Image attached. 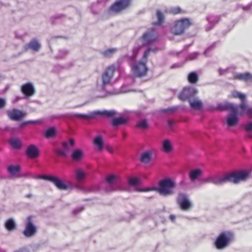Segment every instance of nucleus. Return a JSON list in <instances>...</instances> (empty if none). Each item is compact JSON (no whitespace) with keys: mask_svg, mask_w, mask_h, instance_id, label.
I'll return each instance as SVG.
<instances>
[{"mask_svg":"<svg viewBox=\"0 0 252 252\" xmlns=\"http://www.w3.org/2000/svg\"><path fill=\"white\" fill-rule=\"evenodd\" d=\"M5 227L7 230L12 231L16 229V224L12 219H9L5 222Z\"/></svg>","mask_w":252,"mask_h":252,"instance_id":"35","label":"nucleus"},{"mask_svg":"<svg viewBox=\"0 0 252 252\" xmlns=\"http://www.w3.org/2000/svg\"><path fill=\"white\" fill-rule=\"evenodd\" d=\"M40 48V45L35 39H33L25 45V48L26 50L31 49L34 51H38Z\"/></svg>","mask_w":252,"mask_h":252,"instance_id":"23","label":"nucleus"},{"mask_svg":"<svg viewBox=\"0 0 252 252\" xmlns=\"http://www.w3.org/2000/svg\"><path fill=\"white\" fill-rule=\"evenodd\" d=\"M172 150V146L170 141L168 139L164 140L162 142V150L165 153H169Z\"/></svg>","mask_w":252,"mask_h":252,"instance_id":"33","label":"nucleus"},{"mask_svg":"<svg viewBox=\"0 0 252 252\" xmlns=\"http://www.w3.org/2000/svg\"><path fill=\"white\" fill-rule=\"evenodd\" d=\"M36 179L48 180L53 183L54 185L60 190H66L68 186L63 181L58 177L52 175H39Z\"/></svg>","mask_w":252,"mask_h":252,"instance_id":"7","label":"nucleus"},{"mask_svg":"<svg viewBox=\"0 0 252 252\" xmlns=\"http://www.w3.org/2000/svg\"><path fill=\"white\" fill-rule=\"evenodd\" d=\"M5 105V101L2 98H0V109L3 108Z\"/></svg>","mask_w":252,"mask_h":252,"instance_id":"47","label":"nucleus"},{"mask_svg":"<svg viewBox=\"0 0 252 252\" xmlns=\"http://www.w3.org/2000/svg\"><path fill=\"white\" fill-rule=\"evenodd\" d=\"M116 70V67L112 65L107 68L102 75V84L103 86L109 84L113 77L114 73Z\"/></svg>","mask_w":252,"mask_h":252,"instance_id":"12","label":"nucleus"},{"mask_svg":"<svg viewBox=\"0 0 252 252\" xmlns=\"http://www.w3.org/2000/svg\"><path fill=\"white\" fill-rule=\"evenodd\" d=\"M168 124H169V125H172V122H171V121H168Z\"/></svg>","mask_w":252,"mask_h":252,"instance_id":"55","label":"nucleus"},{"mask_svg":"<svg viewBox=\"0 0 252 252\" xmlns=\"http://www.w3.org/2000/svg\"><path fill=\"white\" fill-rule=\"evenodd\" d=\"M169 13L173 15H176L180 13H184L186 12L185 11L182 10L180 7H171L169 11Z\"/></svg>","mask_w":252,"mask_h":252,"instance_id":"40","label":"nucleus"},{"mask_svg":"<svg viewBox=\"0 0 252 252\" xmlns=\"http://www.w3.org/2000/svg\"><path fill=\"white\" fill-rule=\"evenodd\" d=\"M75 145V141L73 139L70 138L69 142H63L62 143V146L63 149H58L56 150V154L60 156L66 157L70 152V149L69 146L73 147Z\"/></svg>","mask_w":252,"mask_h":252,"instance_id":"11","label":"nucleus"},{"mask_svg":"<svg viewBox=\"0 0 252 252\" xmlns=\"http://www.w3.org/2000/svg\"><path fill=\"white\" fill-rule=\"evenodd\" d=\"M203 183H212L215 185H222L226 183L225 175L221 178H215L213 177H209L204 179L202 180Z\"/></svg>","mask_w":252,"mask_h":252,"instance_id":"18","label":"nucleus"},{"mask_svg":"<svg viewBox=\"0 0 252 252\" xmlns=\"http://www.w3.org/2000/svg\"><path fill=\"white\" fill-rule=\"evenodd\" d=\"M120 178L118 175L111 174L106 177V183L110 185L116 184L119 180Z\"/></svg>","mask_w":252,"mask_h":252,"instance_id":"29","label":"nucleus"},{"mask_svg":"<svg viewBox=\"0 0 252 252\" xmlns=\"http://www.w3.org/2000/svg\"><path fill=\"white\" fill-rule=\"evenodd\" d=\"M251 171L247 170H236L225 174L226 182H229L237 184L247 180Z\"/></svg>","mask_w":252,"mask_h":252,"instance_id":"2","label":"nucleus"},{"mask_svg":"<svg viewBox=\"0 0 252 252\" xmlns=\"http://www.w3.org/2000/svg\"><path fill=\"white\" fill-rule=\"evenodd\" d=\"M76 210H74V213H76Z\"/></svg>","mask_w":252,"mask_h":252,"instance_id":"56","label":"nucleus"},{"mask_svg":"<svg viewBox=\"0 0 252 252\" xmlns=\"http://www.w3.org/2000/svg\"><path fill=\"white\" fill-rule=\"evenodd\" d=\"M40 123L39 120L37 121H29L26 122V124H37Z\"/></svg>","mask_w":252,"mask_h":252,"instance_id":"49","label":"nucleus"},{"mask_svg":"<svg viewBox=\"0 0 252 252\" xmlns=\"http://www.w3.org/2000/svg\"><path fill=\"white\" fill-rule=\"evenodd\" d=\"M233 79L248 82L252 81V75L249 72H246L244 73H239L233 76Z\"/></svg>","mask_w":252,"mask_h":252,"instance_id":"20","label":"nucleus"},{"mask_svg":"<svg viewBox=\"0 0 252 252\" xmlns=\"http://www.w3.org/2000/svg\"><path fill=\"white\" fill-rule=\"evenodd\" d=\"M202 174V171L199 168L192 170L189 173V177L192 181H194Z\"/></svg>","mask_w":252,"mask_h":252,"instance_id":"27","label":"nucleus"},{"mask_svg":"<svg viewBox=\"0 0 252 252\" xmlns=\"http://www.w3.org/2000/svg\"><path fill=\"white\" fill-rule=\"evenodd\" d=\"M87 176V173L80 169L76 171V180L79 183H82L84 181Z\"/></svg>","mask_w":252,"mask_h":252,"instance_id":"28","label":"nucleus"},{"mask_svg":"<svg viewBox=\"0 0 252 252\" xmlns=\"http://www.w3.org/2000/svg\"><path fill=\"white\" fill-rule=\"evenodd\" d=\"M21 170V166L19 165H10L7 167V171L10 175L14 177H18V173Z\"/></svg>","mask_w":252,"mask_h":252,"instance_id":"24","label":"nucleus"},{"mask_svg":"<svg viewBox=\"0 0 252 252\" xmlns=\"http://www.w3.org/2000/svg\"><path fill=\"white\" fill-rule=\"evenodd\" d=\"M96 114L99 115L106 116L109 118H112L116 115V112L114 110L98 111L96 112Z\"/></svg>","mask_w":252,"mask_h":252,"instance_id":"31","label":"nucleus"},{"mask_svg":"<svg viewBox=\"0 0 252 252\" xmlns=\"http://www.w3.org/2000/svg\"><path fill=\"white\" fill-rule=\"evenodd\" d=\"M195 92L192 88H185L181 92L179 95V98L182 100H190V99L194 96Z\"/></svg>","mask_w":252,"mask_h":252,"instance_id":"17","label":"nucleus"},{"mask_svg":"<svg viewBox=\"0 0 252 252\" xmlns=\"http://www.w3.org/2000/svg\"><path fill=\"white\" fill-rule=\"evenodd\" d=\"M232 97L235 98H239L241 100V102L246 101V94H242L237 91H234L232 94Z\"/></svg>","mask_w":252,"mask_h":252,"instance_id":"36","label":"nucleus"},{"mask_svg":"<svg viewBox=\"0 0 252 252\" xmlns=\"http://www.w3.org/2000/svg\"><path fill=\"white\" fill-rule=\"evenodd\" d=\"M157 16L158 19V21L153 23V25L154 26H161L164 21L163 15L160 10H158L157 12Z\"/></svg>","mask_w":252,"mask_h":252,"instance_id":"38","label":"nucleus"},{"mask_svg":"<svg viewBox=\"0 0 252 252\" xmlns=\"http://www.w3.org/2000/svg\"><path fill=\"white\" fill-rule=\"evenodd\" d=\"M170 218H171V220H174L175 219V217L173 216H170Z\"/></svg>","mask_w":252,"mask_h":252,"instance_id":"54","label":"nucleus"},{"mask_svg":"<svg viewBox=\"0 0 252 252\" xmlns=\"http://www.w3.org/2000/svg\"><path fill=\"white\" fill-rule=\"evenodd\" d=\"M234 239V234L231 231H223L220 234L215 242V246L218 250L225 248Z\"/></svg>","mask_w":252,"mask_h":252,"instance_id":"4","label":"nucleus"},{"mask_svg":"<svg viewBox=\"0 0 252 252\" xmlns=\"http://www.w3.org/2000/svg\"><path fill=\"white\" fill-rule=\"evenodd\" d=\"M94 144L96 146L98 150L101 151L104 146L102 137L101 136H96L94 139Z\"/></svg>","mask_w":252,"mask_h":252,"instance_id":"32","label":"nucleus"},{"mask_svg":"<svg viewBox=\"0 0 252 252\" xmlns=\"http://www.w3.org/2000/svg\"><path fill=\"white\" fill-rule=\"evenodd\" d=\"M191 25L189 19L187 18L182 19L176 22L171 29V32L176 35L183 33L185 31L189 28Z\"/></svg>","mask_w":252,"mask_h":252,"instance_id":"6","label":"nucleus"},{"mask_svg":"<svg viewBox=\"0 0 252 252\" xmlns=\"http://www.w3.org/2000/svg\"><path fill=\"white\" fill-rule=\"evenodd\" d=\"M11 146L14 149H20L22 147L21 141L17 138H12L10 140Z\"/></svg>","mask_w":252,"mask_h":252,"instance_id":"37","label":"nucleus"},{"mask_svg":"<svg viewBox=\"0 0 252 252\" xmlns=\"http://www.w3.org/2000/svg\"><path fill=\"white\" fill-rule=\"evenodd\" d=\"M153 151L148 150L142 152L140 156V161L145 165L149 164L153 159Z\"/></svg>","mask_w":252,"mask_h":252,"instance_id":"13","label":"nucleus"},{"mask_svg":"<svg viewBox=\"0 0 252 252\" xmlns=\"http://www.w3.org/2000/svg\"><path fill=\"white\" fill-rule=\"evenodd\" d=\"M243 127L245 130L247 132L252 131V122H250L248 124L244 125Z\"/></svg>","mask_w":252,"mask_h":252,"instance_id":"45","label":"nucleus"},{"mask_svg":"<svg viewBox=\"0 0 252 252\" xmlns=\"http://www.w3.org/2000/svg\"><path fill=\"white\" fill-rule=\"evenodd\" d=\"M122 134L123 138H125L127 136V133L125 131L123 132Z\"/></svg>","mask_w":252,"mask_h":252,"instance_id":"52","label":"nucleus"},{"mask_svg":"<svg viewBox=\"0 0 252 252\" xmlns=\"http://www.w3.org/2000/svg\"><path fill=\"white\" fill-rule=\"evenodd\" d=\"M138 190L140 192H148V191H157V188H156V187H147V188L139 189H138Z\"/></svg>","mask_w":252,"mask_h":252,"instance_id":"43","label":"nucleus"},{"mask_svg":"<svg viewBox=\"0 0 252 252\" xmlns=\"http://www.w3.org/2000/svg\"><path fill=\"white\" fill-rule=\"evenodd\" d=\"M36 232V227L33 224L32 217L27 218L26 222L25 229L24 231V234L27 237H30L34 235Z\"/></svg>","mask_w":252,"mask_h":252,"instance_id":"10","label":"nucleus"},{"mask_svg":"<svg viewBox=\"0 0 252 252\" xmlns=\"http://www.w3.org/2000/svg\"><path fill=\"white\" fill-rule=\"evenodd\" d=\"M56 130L55 127H51L47 129L44 134V136L47 138H50L56 135Z\"/></svg>","mask_w":252,"mask_h":252,"instance_id":"39","label":"nucleus"},{"mask_svg":"<svg viewBox=\"0 0 252 252\" xmlns=\"http://www.w3.org/2000/svg\"><path fill=\"white\" fill-rule=\"evenodd\" d=\"M128 121V119L125 117H119L112 120L111 124L114 126L126 124Z\"/></svg>","mask_w":252,"mask_h":252,"instance_id":"25","label":"nucleus"},{"mask_svg":"<svg viewBox=\"0 0 252 252\" xmlns=\"http://www.w3.org/2000/svg\"><path fill=\"white\" fill-rule=\"evenodd\" d=\"M115 49H109L103 52V54L105 57H108L115 52Z\"/></svg>","mask_w":252,"mask_h":252,"instance_id":"44","label":"nucleus"},{"mask_svg":"<svg viewBox=\"0 0 252 252\" xmlns=\"http://www.w3.org/2000/svg\"><path fill=\"white\" fill-rule=\"evenodd\" d=\"M32 195L31 194H28L26 195V197L27 198H31L32 197Z\"/></svg>","mask_w":252,"mask_h":252,"instance_id":"53","label":"nucleus"},{"mask_svg":"<svg viewBox=\"0 0 252 252\" xmlns=\"http://www.w3.org/2000/svg\"><path fill=\"white\" fill-rule=\"evenodd\" d=\"M39 150L35 145H29L26 150L27 156L32 159H34L39 156Z\"/></svg>","mask_w":252,"mask_h":252,"instance_id":"16","label":"nucleus"},{"mask_svg":"<svg viewBox=\"0 0 252 252\" xmlns=\"http://www.w3.org/2000/svg\"><path fill=\"white\" fill-rule=\"evenodd\" d=\"M199 77L198 74L195 72H191L188 75V81L191 84H195L197 82Z\"/></svg>","mask_w":252,"mask_h":252,"instance_id":"34","label":"nucleus"},{"mask_svg":"<svg viewBox=\"0 0 252 252\" xmlns=\"http://www.w3.org/2000/svg\"><path fill=\"white\" fill-rule=\"evenodd\" d=\"M139 48H138L137 49H134L133 50V52H134V56L135 57L137 54H138V52L139 51Z\"/></svg>","mask_w":252,"mask_h":252,"instance_id":"51","label":"nucleus"},{"mask_svg":"<svg viewBox=\"0 0 252 252\" xmlns=\"http://www.w3.org/2000/svg\"><path fill=\"white\" fill-rule=\"evenodd\" d=\"M136 126L141 129H145L148 127V124L146 120H142L139 121L136 125Z\"/></svg>","mask_w":252,"mask_h":252,"instance_id":"41","label":"nucleus"},{"mask_svg":"<svg viewBox=\"0 0 252 252\" xmlns=\"http://www.w3.org/2000/svg\"><path fill=\"white\" fill-rule=\"evenodd\" d=\"M217 109L221 111L229 110L232 113H233L234 109H235V104L228 102H224L219 104L217 106Z\"/></svg>","mask_w":252,"mask_h":252,"instance_id":"22","label":"nucleus"},{"mask_svg":"<svg viewBox=\"0 0 252 252\" xmlns=\"http://www.w3.org/2000/svg\"><path fill=\"white\" fill-rule=\"evenodd\" d=\"M75 116L79 118H84L86 119H88L90 118V116L89 115L85 114H75Z\"/></svg>","mask_w":252,"mask_h":252,"instance_id":"46","label":"nucleus"},{"mask_svg":"<svg viewBox=\"0 0 252 252\" xmlns=\"http://www.w3.org/2000/svg\"><path fill=\"white\" fill-rule=\"evenodd\" d=\"M150 52L151 49L148 48L143 55L142 58L143 62L140 61L132 65L131 69L135 76L142 77L147 74L148 68L146 63L147 62V59Z\"/></svg>","mask_w":252,"mask_h":252,"instance_id":"1","label":"nucleus"},{"mask_svg":"<svg viewBox=\"0 0 252 252\" xmlns=\"http://www.w3.org/2000/svg\"><path fill=\"white\" fill-rule=\"evenodd\" d=\"M107 150H108L110 153H113L114 150H113V148H112V147H110V146L107 147Z\"/></svg>","mask_w":252,"mask_h":252,"instance_id":"50","label":"nucleus"},{"mask_svg":"<svg viewBox=\"0 0 252 252\" xmlns=\"http://www.w3.org/2000/svg\"><path fill=\"white\" fill-rule=\"evenodd\" d=\"M84 156L83 151L81 149H76L74 150L71 154L72 159L76 161L81 160Z\"/></svg>","mask_w":252,"mask_h":252,"instance_id":"26","label":"nucleus"},{"mask_svg":"<svg viewBox=\"0 0 252 252\" xmlns=\"http://www.w3.org/2000/svg\"><path fill=\"white\" fill-rule=\"evenodd\" d=\"M128 183L131 186H136L140 184V180L137 178H130L128 179Z\"/></svg>","mask_w":252,"mask_h":252,"instance_id":"42","label":"nucleus"},{"mask_svg":"<svg viewBox=\"0 0 252 252\" xmlns=\"http://www.w3.org/2000/svg\"><path fill=\"white\" fill-rule=\"evenodd\" d=\"M131 0H117L108 9L111 14H118L127 9L130 5Z\"/></svg>","mask_w":252,"mask_h":252,"instance_id":"5","label":"nucleus"},{"mask_svg":"<svg viewBox=\"0 0 252 252\" xmlns=\"http://www.w3.org/2000/svg\"><path fill=\"white\" fill-rule=\"evenodd\" d=\"M239 116L246 115L252 118V107L247 104L246 101L241 103L239 105H235L234 112Z\"/></svg>","mask_w":252,"mask_h":252,"instance_id":"8","label":"nucleus"},{"mask_svg":"<svg viewBox=\"0 0 252 252\" xmlns=\"http://www.w3.org/2000/svg\"><path fill=\"white\" fill-rule=\"evenodd\" d=\"M176 187V183L171 179L166 178L160 181L158 187H156L157 191L163 196H168L174 193L173 189Z\"/></svg>","mask_w":252,"mask_h":252,"instance_id":"3","label":"nucleus"},{"mask_svg":"<svg viewBox=\"0 0 252 252\" xmlns=\"http://www.w3.org/2000/svg\"><path fill=\"white\" fill-rule=\"evenodd\" d=\"M14 252H29L27 249L25 248H22L18 250L15 251Z\"/></svg>","mask_w":252,"mask_h":252,"instance_id":"48","label":"nucleus"},{"mask_svg":"<svg viewBox=\"0 0 252 252\" xmlns=\"http://www.w3.org/2000/svg\"><path fill=\"white\" fill-rule=\"evenodd\" d=\"M238 114L235 113H232L227 117V124L229 126H233L237 125L238 123Z\"/></svg>","mask_w":252,"mask_h":252,"instance_id":"21","label":"nucleus"},{"mask_svg":"<svg viewBox=\"0 0 252 252\" xmlns=\"http://www.w3.org/2000/svg\"><path fill=\"white\" fill-rule=\"evenodd\" d=\"M7 113L9 118L14 121L20 120L26 115L23 111L16 109L8 110Z\"/></svg>","mask_w":252,"mask_h":252,"instance_id":"15","label":"nucleus"},{"mask_svg":"<svg viewBox=\"0 0 252 252\" xmlns=\"http://www.w3.org/2000/svg\"><path fill=\"white\" fill-rule=\"evenodd\" d=\"M21 92L26 96H31L33 95L35 93L33 86L30 83H27L22 85Z\"/></svg>","mask_w":252,"mask_h":252,"instance_id":"19","label":"nucleus"},{"mask_svg":"<svg viewBox=\"0 0 252 252\" xmlns=\"http://www.w3.org/2000/svg\"><path fill=\"white\" fill-rule=\"evenodd\" d=\"M142 38L145 44L149 45L156 41L158 39V36L155 34L154 31H150L145 33Z\"/></svg>","mask_w":252,"mask_h":252,"instance_id":"14","label":"nucleus"},{"mask_svg":"<svg viewBox=\"0 0 252 252\" xmlns=\"http://www.w3.org/2000/svg\"><path fill=\"white\" fill-rule=\"evenodd\" d=\"M177 201L180 208L183 211L188 210L191 207V203L187 195L185 193H179Z\"/></svg>","mask_w":252,"mask_h":252,"instance_id":"9","label":"nucleus"},{"mask_svg":"<svg viewBox=\"0 0 252 252\" xmlns=\"http://www.w3.org/2000/svg\"><path fill=\"white\" fill-rule=\"evenodd\" d=\"M189 102L191 107L195 110H200L203 106L202 102L198 99L189 100Z\"/></svg>","mask_w":252,"mask_h":252,"instance_id":"30","label":"nucleus"}]
</instances>
